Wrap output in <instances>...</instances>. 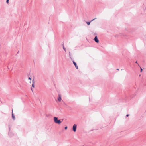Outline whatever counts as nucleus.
Instances as JSON below:
<instances>
[{
	"instance_id": "nucleus-1",
	"label": "nucleus",
	"mask_w": 146,
	"mask_h": 146,
	"mask_svg": "<svg viewBox=\"0 0 146 146\" xmlns=\"http://www.w3.org/2000/svg\"><path fill=\"white\" fill-rule=\"evenodd\" d=\"M54 122L58 124H60L61 123V121L60 120H58V118L56 117H54Z\"/></svg>"
},
{
	"instance_id": "nucleus-2",
	"label": "nucleus",
	"mask_w": 146,
	"mask_h": 146,
	"mask_svg": "<svg viewBox=\"0 0 146 146\" xmlns=\"http://www.w3.org/2000/svg\"><path fill=\"white\" fill-rule=\"evenodd\" d=\"M77 127V125L76 124H74L73 126V130L75 132L76 131Z\"/></svg>"
},
{
	"instance_id": "nucleus-3",
	"label": "nucleus",
	"mask_w": 146,
	"mask_h": 146,
	"mask_svg": "<svg viewBox=\"0 0 146 146\" xmlns=\"http://www.w3.org/2000/svg\"><path fill=\"white\" fill-rule=\"evenodd\" d=\"M58 100L60 102L61 101V95L60 94H58Z\"/></svg>"
},
{
	"instance_id": "nucleus-4",
	"label": "nucleus",
	"mask_w": 146,
	"mask_h": 146,
	"mask_svg": "<svg viewBox=\"0 0 146 146\" xmlns=\"http://www.w3.org/2000/svg\"><path fill=\"white\" fill-rule=\"evenodd\" d=\"M94 41L96 42V43H98L99 41V40H98V38H97V36H96L95 37V38L94 39Z\"/></svg>"
},
{
	"instance_id": "nucleus-5",
	"label": "nucleus",
	"mask_w": 146,
	"mask_h": 146,
	"mask_svg": "<svg viewBox=\"0 0 146 146\" xmlns=\"http://www.w3.org/2000/svg\"><path fill=\"white\" fill-rule=\"evenodd\" d=\"M73 62L74 64V65L76 69H78V66L77 65L76 63L74 61Z\"/></svg>"
},
{
	"instance_id": "nucleus-6",
	"label": "nucleus",
	"mask_w": 146,
	"mask_h": 146,
	"mask_svg": "<svg viewBox=\"0 0 146 146\" xmlns=\"http://www.w3.org/2000/svg\"><path fill=\"white\" fill-rule=\"evenodd\" d=\"M12 118H13V120H15V116L14 115H13V110H12Z\"/></svg>"
},
{
	"instance_id": "nucleus-7",
	"label": "nucleus",
	"mask_w": 146,
	"mask_h": 146,
	"mask_svg": "<svg viewBox=\"0 0 146 146\" xmlns=\"http://www.w3.org/2000/svg\"><path fill=\"white\" fill-rule=\"evenodd\" d=\"M90 22H86V23L88 25H89L90 24Z\"/></svg>"
},
{
	"instance_id": "nucleus-8",
	"label": "nucleus",
	"mask_w": 146,
	"mask_h": 146,
	"mask_svg": "<svg viewBox=\"0 0 146 146\" xmlns=\"http://www.w3.org/2000/svg\"><path fill=\"white\" fill-rule=\"evenodd\" d=\"M32 86L34 88L35 87V86L34 85V84H33H33H32Z\"/></svg>"
},
{
	"instance_id": "nucleus-9",
	"label": "nucleus",
	"mask_w": 146,
	"mask_h": 146,
	"mask_svg": "<svg viewBox=\"0 0 146 146\" xmlns=\"http://www.w3.org/2000/svg\"><path fill=\"white\" fill-rule=\"evenodd\" d=\"M63 49L64 50V51H66V48H64V46H63Z\"/></svg>"
},
{
	"instance_id": "nucleus-10",
	"label": "nucleus",
	"mask_w": 146,
	"mask_h": 146,
	"mask_svg": "<svg viewBox=\"0 0 146 146\" xmlns=\"http://www.w3.org/2000/svg\"><path fill=\"white\" fill-rule=\"evenodd\" d=\"M69 56H70V57L71 58V56H70V52H69Z\"/></svg>"
},
{
	"instance_id": "nucleus-11",
	"label": "nucleus",
	"mask_w": 146,
	"mask_h": 146,
	"mask_svg": "<svg viewBox=\"0 0 146 146\" xmlns=\"http://www.w3.org/2000/svg\"><path fill=\"white\" fill-rule=\"evenodd\" d=\"M96 19V18H94V19H92V20L91 21V22L92 21H93L94 20H95V19Z\"/></svg>"
},
{
	"instance_id": "nucleus-12",
	"label": "nucleus",
	"mask_w": 146,
	"mask_h": 146,
	"mask_svg": "<svg viewBox=\"0 0 146 146\" xmlns=\"http://www.w3.org/2000/svg\"><path fill=\"white\" fill-rule=\"evenodd\" d=\"M67 128V127L66 126V127H65V129H66Z\"/></svg>"
},
{
	"instance_id": "nucleus-13",
	"label": "nucleus",
	"mask_w": 146,
	"mask_h": 146,
	"mask_svg": "<svg viewBox=\"0 0 146 146\" xmlns=\"http://www.w3.org/2000/svg\"><path fill=\"white\" fill-rule=\"evenodd\" d=\"M141 71H140V72H141L142 71V69L141 68Z\"/></svg>"
},
{
	"instance_id": "nucleus-14",
	"label": "nucleus",
	"mask_w": 146,
	"mask_h": 146,
	"mask_svg": "<svg viewBox=\"0 0 146 146\" xmlns=\"http://www.w3.org/2000/svg\"><path fill=\"white\" fill-rule=\"evenodd\" d=\"M6 2L8 3L9 2V0H7L6 1Z\"/></svg>"
},
{
	"instance_id": "nucleus-15",
	"label": "nucleus",
	"mask_w": 146,
	"mask_h": 146,
	"mask_svg": "<svg viewBox=\"0 0 146 146\" xmlns=\"http://www.w3.org/2000/svg\"><path fill=\"white\" fill-rule=\"evenodd\" d=\"M28 79H29V80H31V78L30 77H29V78H28Z\"/></svg>"
},
{
	"instance_id": "nucleus-16",
	"label": "nucleus",
	"mask_w": 146,
	"mask_h": 146,
	"mask_svg": "<svg viewBox=\"0 0 146 146\" xmlns=\"http://www.w3.org/2000/svg\"><path fill=\"white\" fill-rule=\"evenodd\" d=\"M129 116V115H128V114H127L126 115V116L127 117H128Z\"/></svg>"
},
{
	"instance_id": "nucleus-17",
	"label": "nucleus",
	"mask_w": 146,
	"mask_h": 146,
	"mask_svg": "<svg viewBox=\"0 0 146 146\" xmlns=\"http://www.w3.org/2000/svg\"><path fill=\"white\" fill-rule=\"evenodd\" d=\"M135 63H137V61L135 62Z\"/></svg>"
},
{
	"instance_id": "nucleus-18",
	"label": "nucleus",
	"mask_w": 146,
	"mask_h": 146,
	"mask_svg": "<svg viewBox=\"0 0 146 146\" xmlns=\"http://www.w3.org/2000/svg\"><path fill=\"white\" fill-rule=\"evenodd\" d=\"M10 132H9V135H10Z\"/></svg>"
},
{
	"instance_id": "nucleus-19",
	"label": "nucleus",
	"mask_w": 146,
	"mask_h": 146,
	"mask_svg": "<svg viewBox=\"0 0 146 146\" xmlns=\"http://www.w3.org/2000/svg\"><path fill=\"white\" fill-rule=\"evenodd\" d=\"M31 90H32V91H33V90H32V88H31Z\"/></svg>"
}]
</instances>
